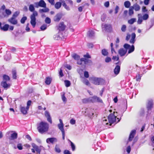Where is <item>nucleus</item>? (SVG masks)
<instances>
[{
    "mask_svg": "<svg viewBox=\"0 0 154 154\" xmlns=\"http://www.w3.org/2000/svg\"><path fill=\"white\" fill-rule=\"evenodd\" d=\"M116 116L113 114H111L108 117V122L107 121V119L105 118H104L103 119L102 124L104 125L107 127L109 125V126H111L112 124L115 122L118 123L120 121L121 118L119 119V118H117L118 121H116Z\"/></svg>",
    "mask_w": 154,
    "mask_h": 154,
    "instance_id": "nucleus-1",
    "label": "nucleus"
},
{
    "mask_svg": "<svg viewBox=\"0 0 154 154\" xmlns=\"http://www.w3.org/2000/svg\"><path fill=\"white\" fill-rule=\"evenodd\" d=\"M29 10L31 12H33V14L30 16V23L33 27L35 26L36 18L35 17L38 15L37 12L35 11V8L34 6L32 4H30L29 6Z\"/></svg>",
    "mask_w": 154,
    "mask_h": 154,
    "instance_id": "nucleus-2",
    "label": "nucleus"
},
{
    "mask_svg": "<svg viewBox=\"0 0 154 154\" xmlns=\"http://www.w3.org/2000/svg\"><path fill=\"white\" fill-rule=\"evenodd\" d=\"M49 128V125L45 122H42L38 124L37 127L38 131L41 134L48 131Z\"/></svg>",
    "mask_w": 154,
    "mask_h": 154,
    "instance_id": "nucleus-3",
    "label": "nucleus"
},
{
    "mask_svg": "<svg viewBox=\"0 0 154 154\" xmlns=\"http://www.w3.org/2000/svg\"><path fill=\"white\" fill-rule=\"evenodd\" d=\"M92 82L94 84L97 85H101L104 82V80L101 78L93 77L91 78Z\"/></svg>",
    "mask_w": 154,
    "mask_h": 154,
    "instance_id": "nucleus-4",
    "label": "nucleus"
},
{
    "mask_svg": "<svg viewBox=\"0 0 154 154\" xmlns=\"http://www.w3.org/2000/svg\"><path fill=\"white\" fill-rule=\"evenodd\" d=\"M34 5L36 8H38L39 7L42 8L46 7V3L43 0H40L38 2L34 3Z\"/></svg>",
    "mask_w": 154,
    "mask_h": 154,
    "instance_id": "nucleus-5",
    "label": "nucleus"
},
{
    "mask_svg": "<svg viewBox=\"0 0 154 154\" xmlns=\"http://www.w3.org/2000/svg\"><path fill=\"white\" fill-rule=\"evenodd\" d=\"M123 47L127 50V49H129L128 52V54H130L134 50V45L130 46L128 44H125L124 45Z\"/></svg>",
    "mask_w": 154,
    "mask_h": 154,
    "instance_id": "nucleus-6",
    "label": "nucleus"
},
{
    "mask_svg": "<svg viewBox=\"0 0 154 154\" xmlns=\"http://www.w3.org/2000/svg\"><path fill=\"white\" fill-rule=\"evenodd\" d=\"M90 100H91V102L92 103H103V100H102L99 97L96 96H94L92 97H90Z\"/></svg>",
    "mask_w": 154,
    "mask_h": 154,
    "instance_id": "nucleus-7",
    "label": "nucleus"
},
{
    "mask_svg": "<svg viewBox=\"0 0 154 154\" xmlns=\"http://www.w3.org/2000/svg\"><path fill=\"white\" fill-rule=\"evenodd\" d=\"M94 109L91 108H87L85 111V115L88 116L90 118H91L94 115Z\"/></svg>",
    "mask_w": 154,
    "mask_h": 154,
    "instance_id": "nucleus-8",
    "label": "nucleus"
},
{
    "mask_svg": "<svg viewBox=\"0 0 154 154\" xmlns=\"http://www.w3.org/2000/svg\"><path fill=\"white\" fill-rule=\"evenodd\" d=\"M103 30L110 32L112 29V26L110 24H105L102 25Z\"/></svg>",
    "mask_w": 154,
    "mask_h": 154,
    "instance_id": "nucleus-9",
    "label": "nucleus"
},
{
    "mask_svg": "<svg viewBox=\"0 0 154 154\" xmlns=\"http://www.w3.org/2000/svg\"><path fill=\"white\" fill-rule=\"evenodd\" d=\"M46 141L48 143L50 144L51 143L53 144L57 142V140L55 137L49 138L46 139Z\"/></svg>",
    "mask_w": 154,
    "mask_h": 154,
    "instance_id": "nucleus-10",
    "label": "nucleus"
},
{
    "mask_svg": "<svg viewBox=\"0 0 154 154\" xmlns=\"http://www.w3.org/2000/svg\"><path fill=\"white\" fill-rule=\"evenodd\" d=\"M60 123L58 125V127L59 129L61 131V132L65 131L64 129L63 128V124L62 119H59Z\"/></svg>",
    "mask_w": 154,
    "mask_h": 154,
    "instance_id": "nucleus-11",
    "label": "nucleus"
},
{
    "mask_svg": "<svg viewBox=\"0 0 154 154\" xmlns=\"http://www.w3.org/2000/svg\"><path fill=\"white\" fill-rule=\"evenodd\" d=\"M45 116L47 118V121L50 123L51 124L52 123V121L49 112L47 111H45Z\"/></svg>",
    "mask_w": 154,
    "mask_h": 154,
    "instance_id": "nucleus-12",
    "label": "nucleus"
},
{
    "mask_svg": "<svg viewBox=\"0 0 154 154\" xmlns=\"http://www.w3.org/2000/svg\"><path fill=\"white\" fill-rule=\"evenodd\" d=\"M131 7L136 11H139L140 9V6L137 3L134 4L133 6H132Z\"/></svg>",
    "mask_w": 154,
    "mask_h": 154,
    "instance_id": "nucleus-13",
    "label": "nucleus"
},
{
    "mask_svg": "<svg viewBox=\"0 0 154 154\" xmlns=\"http://www.w3.org/2000/svg\"><path fill=\"white\" fill-rule=\"evenodd\" d=\"M66 27V26L64 25L63 22H60L58 26V29L59 31H63Z\"/></svg>",
    "mask_w": 154,
    "mask_h": 154,
    "instance_id": "nucleus-14",
    "label": "nucleus"
},
{
    "mask_svg": "<svg viewBox=\"0 0 154 154\" xmlns=\"http://www.w3.org/2000/svg\"><path fill=\"white\" fill-rule=\"evenodd\" d=\"M127 52L126 49H124L122 48L120 49L118 51L119 54L121 57L124 56Z\"/></svg>",
    "mask_w": 154,
    "mask_h": 154,
    "instance_id": "nucleus-15",
    "label": "nucleus"
},
{
    "mask_svg": "<svg viewBox=\"0 0 154 154\" xmlns=\"http://www.w3.org/2000/svg\"><path fill=\"white\" fill-rule=\"evenodd\" d=\"M136 132V131L135 130H133L131 131L128 139V140L129 141H131L132 140L135 135V134Z\"/></svg>",
    "mask_w": 154,
    "mask_h": 154,
    "instance_id": "nucleus-16",
    "label": "nucleus"
},
{
    "mask_svg": "<svg viewBox=\"0 0 154 154\" xmlns=\"http://www.w3.org/2000/svg\"><path fill=\"white\" fill-rule=\"evenodd\" d=\"M153 106V102L152 100H149L148 101L146 105V108L148 111L151 109Z\"/></svg>",
    "mask_w": 154,
    "mask_h": 154,
    "instance_id": "nucleus-17",
    "label": "nucleus"
},
{
    "mask_svg": "<svg viewBox=\"0 0 154 154\" xmlns=\"http://www.w3.org/2000/svg\"><path fill=\"white\" fill-rule=\"evenodd\" d=\"M62 15L60 14H57L54 17V21L56 22L59 21L62 17Z\"/></svg>",
    "mask_w": 154,
    "mask_h": 154,
    "instance_id": "nucleus-18",
    "label": "nucleus"
},
{
    "mask_svg": "<svg viewBox=\"0 0 154 154\" xmlns=\"http://www.w3.org/2000/svg\"><path fill=\"white\" fill-rule=\"evenodd\" d=\"M5 17H8L12 13L11 11L9 9H5L4 11Z\"/></svg>",
    "mask_w": 154,
    "mask_h": 154,
    "instance_id": "nucleus-19",
    "label": "nucleus"
},
{
    "mask_svg": "<svg viewBox=\"0 0 154 154\" xmlns=\"http://www.w3.org/2000/svg\"><path fill=\"white\" fill-rule=\"evenodd\" d=\"M81 61H84V63L85 64L90 65L92 63V61L91 60L86 59L85 58H81Z\"/></svg>",
    "mask_w": 154,
    "mask_h": 154,
    "instance_id": "nucleus-20",
    "label": "nucleus"
},
{
    "mask_svg": "<svg viewBox=\"0 0 154 154\" xmlns=\"http://www.w3.org/2000/svg\"><path fill=\"white\" fill-rule=\"evenodd\" d=\"M120 66L118 65H116L114 70V72L115 74L116 75H118L120 72Z\"/></svg>",
    "mask_w": 154,
    "mask_h": 154,
    "instance_id": "nucleus-21",
    "label": "nucleus"
},
{
    "mask_svg": "<svg viewBox=\"0 0 154 154\" xmlns=\"http://www.w3.org/2000/svg\"><path fill=\"white\" fill-rule=\"evenodd\" d=\"M8 21L13 24H16L17 23V20L15 19V18L13 17L8 19Z\"/></svg>",
    "mask_w": 154,
    "mask_h": 154,
    "instance_id": "nucleus-22",
    "label": "nucleus"
},
{
    "mask_svg": "<svg viewBox=\"0 0 154 154\" xmlns=\"http://www.w3.org/2000/svg\"><path fill=\"white\" fill-rule=\"evenodd\" d=\"M29 109H27V108L24 107H21L20 110L21 112L24 115L26 114L27 113V111Z\"/></svg>",
    "mask_w": 154,
    "mask_h": 154,
    "instance_id": "nucleus-23",
    "label": "nucleus"
},
{
    "mask_svg": "<svg viewBox=\"0 0 154 154\" xmlns=\"http://www.w3.org/2000/svg\"><path fill=\"white\" fill-rule=\"evenodd\" d=\"M33 147L35 149V151L37 152V153L40 154L41 152V149H40L39 146H36L35 144L32 145Z\"/></svg>",
    "mask_w": 154,
    "mask_h": 154,
    "instance_id": "nucleus-24",
    "label": "nucleus"
},
{
    "mask_svg": "<svg viewBox=\"0 0 154 154\" xmlns=\"http://www.w3.org/2000/svg\"><path fill=\"white\" fill-rule=\"evenodd\" d=\"M44 8L43 9H39V12L41 14H42L43 13H46L48 12L49 11V9L46 7H43Z\"/></svg>",
    "mask_w": 154,
    "mask_h": 154,
    "instance_id": "nucleus-25",
    "label": "nucleus"
},
{
    "mask_svg": "<svg viewBox=\"0 0 154 154\" xmlns=\"http://www.w3.org/2000/svg\"><path fill=\"white\" fill-rule=\"evenodd\" d=\"M1 85L4 88H9L11 86V85L9 84H7L6 82H3L1 83Z\"/></svg>",
    "mask_w": 154,
    "mask_h": 154,
    "instance_id": "nucleus-26",
    "label": "nucleus"
},
{
    "mask_svg": "<svg viewBox=\"0 0 154 154\" xmlns=\"http://www.w3.org/2000/svg\"><path fill=\"white\" fill-rule=\"evenodd\" d=\"M17 133L14 132L11 134V137L9 139L11 140H14L17 139Z\"/></svg>",
    "mask_w": 154,
    "mask_h": 154,
    "instance_id": "nucleus-27",
    "label": "nucleus"
},
{
    "mask_svg": "<svg viewBox=\"0 0 154 154\" xmlns=\"http://www.w3.org/2000/svg\"><path fill=\"white\" fill-rule=\"evenodd\" d=\"M62 5L64 7L65 9L67 11L70 10V7L66 4L64 1H62Z\"/></svg>",
    "mask_w": 154,
    "mask_h": 154,
    "instance_id": "nucleus-28",
    "label": "nucleus"
},
{
    "mask_svg": "<svg viewBox=\"0 0 154 154\" xmlns=\"http://www.w3.org/2000/svg\"><path fill=\"white\" fill-rule=\"evenodd\" d=\"M9 27V25L7 24H5L3 27H1L0 29L4 31H7L8 30Z\"/></svg>",
    "mask_w": 154,
    "mask_h": 154,
    "instance_id": "nucleus-29",
    "label": "nucleus"
},
{
    "mask_svg": "<svg viewBox=\"0 0 154 154\" xmlns=\"http://www.w3.org/2000/svg\"><path fill=\"white\" fill-rule=\"evenodd\" d=\"M61 36H60L59 33H58L54 35V38L55 40H60L61 39H62L61 37Z\"/></svg>",
    "mask_w": 154,
    "mask_h": 154,
    "instance_id": "nucleus-30",
    "label": "nucleus"
},
{
    "mask_svg": "<svg viewBox=\"0 0 154 154\" xmlns=\"http://www.w3.org/2000/svg\"><path fill=\"white\" fill-rule=\"evenodd\" d=\"M94 32L93 30H89L88 32V35L90 37H91L94 36Z\"/></svg>",
    "mask_w": 154,
    "mask_h": 154,
    "instance_id": "nucleus-31",
    "label": "nucleus"
},
{
    "mask_svg": "<svg viewBox=\"0 0 154 154\" xmlns=\"http://www.w3.org/2000/svg\"><path fill=\"white\" fill-rule=\"evenodd\" d=\"M61 2H57L55 5V8L57 9H59L61 7Z\"/></svg>",
    "mask_w": 154,
    "mask_h": 154,
    "instance_id": "nucleus-32",
    "label": "nucleus"
},
{
    "mask_svg": "<svg viewBox=\"0 0 154 154\" xmlns=\"http://www.w3.org/2000/svg\"><path fill=\"white\" fill-rule=\"evenodd\" d=\"M136 19L135 18H132L128 21V23L130 24H133L134 23L136 22Z\"/></svg>",
    "mask_w": 154,
    "mask_h": 154,
    "instance_id": "nucleus-33",
    "label": "nucleus"
},
{
    "mask_svg": "<svg viewBox=\"0 0 154 154\" xmlns=\"http://www.w3.org/2000/svg\"><path fill=\"white\" fill-rule=\"evenodd\" d=\"M51 79L50 77H47L45 81V83L47 85H49L51 81Z\"/></svg>",
    "mask_w": 154,
    "mask_h": 154,
    "instance_id": "nucleus-34",
    "label": "nucleus"
},
{
    "mask_svg": "<svg viewBox=\"0 0 154 154\" xmlns=\"http://www.w3.org/2000/svg\"><path fill=\"white\" fill-rule=\"evenodd\" d=\"M131 3L129 1H126L125 2L124 5L125 6L126 8H129L131 5Z\"/></svg>",
    "mask_w": 154,
    "mask_h": 154,
    "instance_id": "nucleus-35",
    "label": "nucleus"
},
{
    "mask_svg": "<svg viewBox=\"0 0 154 154\" xmlns=\"http://www.w3.org/2000/svg\"><path fill=\"white\" fill-rule=\"evenodd\" d=\"M72 56L75 60H78L80 58L79 56L75 54H73Z\"/></svg>",
    "mask_w": 154,
    "mask_h": 154,
    "instance_id": "nucleus-36",
    "label": "nucleus"
},
{
    "mask_svg": "<svg viewBox=\"0 0 154 154\" xmlns=\"http://www.w3.org/2000/svg\"><path fill=\"white\" fill-rule=\"evenodd\" d=\"M102 54L103 55L106 56L108 55V53L107 50L104 49L102 50Z\"/></svg>",
    "mask_w": 154,
    "mask_h": 154,
    "instance_id": "nucleus-37",
    "label": "nucleus"
},
{
    "mask_svg": "<svg viewBox=\"0 0 154 154\" xmlns=\"http://www.w3.org/2000/svg\"><path fill=\"white\" fill-rule=\"evenodd\" d=\"M55 151L57 153H60L61 152V150L59 146L56 145L55 148Z\"/></svg>",
    "mask_w": 154,
    "mask_h": 154,
    "instance_id": "nucleus-38",
    "label": "nucleus"
},
{
    "mask_svg": "<svg viewBox=\"0 0 154 154\" xmlns=\"http://www.w3.org/2000/svg\"><path fill=\"white\" fill-rule=\"evenodd\" d=\"M90 97L88 98L84 99L82 100V102L83 103H87L89 102H91V100H90Z\"/></svg>",
    "mask_w": 154,
    "mask_h": 154,
    "instance_id": "nucleus-39",
    "label": "nucleus"
},
{
    "mask_svg": "<svg viewBox=\"0 0 154 154\" xmlns=\"http://www.w3.org/2000/svg\"><path fill=\"white\" fill-rule=\"evenodd\" d=\"M134 13V10L131 7L129 10L128 14L130 16H131Z\"/></svg>",
    "mask_w": 154,
    "mask_h": 154,
    "instance_id": "nucleus-40",
    "label": "nucleus"
},
{
    "mask_svg": "<svg viewBox=\"0 0 154 154\" xmlns=\"http://www.w3.org/2000/svg\"><path fill=\"white\" fill-rule=\"evenodd\" d=\"M140 15V14H138V20L137 21V23L139 24H141L143 21L142 18L141 17H140L139 16Z\"/></svg>",
    "mask_w": 154,
    "mask_h": 154,
    "instance_id": "nucleus-41",
    "label": "nucleus"
},
{
    "mask_svg": "<svg viewBox=\"0 0 154 154\" xmlns=\"http://www.w3.org/2000/svg\"><path fill=\"white\" fill-rule=\"evenodd\" d=\"M64 83L65 85V86L66 87H69L71 83L68 80H65L64 81Z\"/></svg>",
    "mask_w": 154,
    "mask_h": 154,
    "instance_id": "nucleus-42",
    "label": "nucleus"
},
{
    "mask_svg": "<svg viewBox=\"0 0 154 154\" xmlns=\"http://www.w3.org/2000/svg\"><path fill=\"white\" fill-rule=\"evenodd\" d=\"M47 26L46 24H44L40 27V29L42 30H44L47 28Z\"/></svg>",
    "mask_w": 154,
    "mask_h": 154,
    "instance_id": "nucleus-43",
    "label": "nucleus"
},
{
    "mask_svg": "<svg viewBox=\"0 0 154 154\" xmlns=\"http://www.w3.org/2000/svg\"><path fill=\"white\" fill-rule=\"evenodd\" d=\"M3 80L4 81H5V82L9 81L10 80L9 77L8 76L5 75H3Z\"/></svg>",
    "mask_w": 154,
    "mask_h": 154,
    "instance_id": "nucleus-44",
    "label": "nucleus"
},
{
    "mask_svg": "<svg viewBox=\"0 0 154 154\" xmlns=\"http://www.w3.org/2000/svg\"><path fill=\"white\" fill-rule=\"evenodd\" d=\"M82 82L87 85L89 86L90 85L89 81L87 79H84V80H82Z\"/></svg>",
    "mask_w": 154,
    "mask_h": 154,
    "instance_id": "nucleus-45",
    "label": "nucleus"
},
{
    "mask_svg": "<svg viewBox=\"0 0 154 154\" xmlns=\"http://www.w3.org/2000/svg\"><path fill=\"white\" fill-rule=\"evenodd\" d=\"M13 78L16 79L17 78L16 72L15 70H13L12 72Z\"/></svg>",
    "mask_w": 154,
    "mask_h": 154,
    "instance_id": "nucleus-46",
    "label": "nucleus"
},
{
    "mask_svg": "<svg viewBox=\"0 0 154 154\" xmlns=\"http://www.w3.org/2000/svg\"><path fill=\"white\" fill-rule=\"evenodd\" d=\"M149 18V15L148 14H145L143 15L142 17V19L144 20H147Z\"/></svg>",
    "mask_w": 154,
    "mask_h": 154,
    "instance_id": "nucleus-47",
    "label": "nucleus"
},
{
    "mask_svg": "<svg viewBox=\"0 0 154 154\" xmlns=\"http://www.w3.org/2000/svg\"><path fill=\"white\" fill-rule=\"evenodd\" d=\"M121 29L122 32H125L126 29V26L125 25H122V26Z\"/></svg>",
    "mask_w": 154,
    "mask_h": 154,
    "instance_id": "nucleus-48",
    "label": "nucleus"
},
{
    "mask_svg": "<svg viewBox=\"0 0 154 154\" xmlns=\"http://www.w3.org/2000/svg\"><path fill=\"white\" fill-rule=\"evenodd\" d=\"M45 22L46 23L50 24L51 22V19L48 17H47L45 19Z\"/></svg>",
    "mask_w": 154,
    "mask_h": 154,
    "instance_id": "nucleus-49",
    "label": "nucleus"
},
{
    "mask_svg": "<svg viewBox=\"0 0 154 154\" xmlns=\"http://www.w3.org/2000/svg\"><path fill=\"white\" fill-rule=\"evenodd\" d=\"M62 99L63 101L64 102H66V98L65 96V93H63L62 95Z\"/></svg>",
    "mask_w": 154,
    "mask_h": 154,
    "instance_id": "nucleus-50",
    "label": "nucleus"
},
{
    "mask_svg": "<svg viewBox=\"0 0 154 154\" xmlns=\"http://www.w3.org/2000/svg\"><path fill=\"white\" fill-rule=\"evenodd\" d=\"M27 19L26 17H24L22 18L20 20V22L22 23H24Z\"/></svg>",
    "mask_w": 154,
    "mask_h": 154,
    "instance_id": "nucleus-51",
    "label": "nucleus"
},
{
    "mask_svg": "<svg viewBox=\"0 0 154 154\" xmlns=\"http://www.w3.org/2000/svg\"><path fill=\"white\" fill-rule=\"evenodd\" d=\"M19 12L18 11L15 12L13 14L12 17L15 18L19 15Z\"/></svg>",
    "mask_w": 154,
    "mask_h": 154,
    "instance_id": "nucleus-52",
    "label": "nucleus"
},
{
    "mask_svg": "<svg viewBox=\"0 0 154 154\" xmlns=\"http://www.w3.org/2000/svg\"><path fill=\"white\" fill-rule=\"evenodd\" d=\"M5 17L4 16V11L0 10V18Z\"/></svg>",
    "mask_w": 154,
    "mask_h": 154,
    "instance_id": "nucleus-53",
    "label": "nucleus"
},
{
    "mask_svg": "<svg viewBox=\"0 0 154 154\" xmlns=\"http://www.w3.org/2000/svg\"><path fill=\"white\" fill-rule=\"evenodd\" d=\"M141 76L140 74L137 75L136 77V81H140L141 79Z\"/></svg>",
    "mask_w": 154,
    "mask_h": 154,
    "instance_id": "nucleus-54",
    "label": "nucleus"
},
{
    "mask_svg": "<svg viewBox=\"0 0 154 154\" xmlns=\"http://www.w3.org/2000/svg\"><path fill=\"white\" fill-rule=\"evenodd\" d=\"M70 142H71V146L72 150L73 151H74L75 150V146L72 142L71 141H70Z\"/></svg>",
    "mask_w": 154,
    "mask_h": 154,
    "instance_id": "nucleus-55",
    "label": "nucleus"
},
{
    "mask_svg": "<svg viewBox=\"0 0 154 154\" xmlns=\"http://www.w3.org/2000/svg\"><path fill=\"white\" fill-rule=\"evenodd\" d=\"M17 148L19 150H22L23 149V147L22 144L19 143L17 145Z\"/></svg>",
    "mask_w": 154,
    "mask_h": 154,
    "instance_id": "nucleus-56",
    "label": "nucleus"
},
{
    "mask_svg": "<svg viewBox=\"0 0 154 154\" xmlns=\"http://www.w3.org/2000/svg\"><path fill=\"white\" fill-rule=\"evenodd\" d=\"M111 58L109 57H107L105 59V61L106 63H108L111 61Z\"/></svg>",
    "mask_w": 154,
    "mask_h": 154,
    "instance_id": "nucleus-57",
    "label": "nucleus"
},
{
    "mask_svg": "<svg viewBox=\"0 0 154 154\" xmlns=\"http://www.w3.org/2000/svg\"><path fill=\"white\" fill-rule=\"evenodd\" d=\"M84 76L86 78H88L89 77L88 73L87 71H85L84 73Z\"/></svg>",
    "mask_w": 154,
    "mask_h": 154,
    "instance_id": "nucleus-58",
    "label": "nucleus"
},
{
    "mask_svg": "<svg viewBox=\"0 0 154 154\" xmlns=\"http://www.w3.org/2000/svg\"><path fill=\"white\" fill-rule=\"evenodd\" d=\"M31 103V101L30 100H29L28 101L26 107L27 108V109H29V106L30 105Z\"/></svg>",
    "mask_w": 154,
    "mask_h": 154,
    "instance_id": "nucleus-59",
    "label": "nucleus"
},
{
    "mask_svg": "<svg viewBox=\"0 0 154 154\" xmlns=\"http://www.w3.org/2000/svg\"><path fill=\"white\" fill-rule=\"evenodd\" d=\"M131 150V147L130 146H128L127 148L126 151L128 153H130Z\"/></svg>",
    "mask_w": 154,
    "mask_h": 154,
    "instance_id": "nucleus-60",
    "label": "nucleus"
},
{
    "mask_svg": "<svg viewBox=\"0 0 154 154\" xmlns=\"http://www.w3.org/2000/svg\"><path fill=\"white\" fill-rule=\"evenodd\" d=\"M84 57L87 58H90L91 57L89 54L88 53H87L86 54L84 55Z\"/></svg>",
    "mask_w": 154,
    "mask_h": 154,
    "instance_id": "nucleus-61",
    "label": "nucleus"
},
{
    "mask_svg": "<svg viewBox=\"0 0 154 154\" xmlns=\"http://www.w3.org/2000/svg\"><path fill=\"white\" fill-rule=\"evenodd\" d=\"M112 59L116 61H118L119 60V58L118 56H113L112 57Z\"/></svg>",
    "mask_w": 154,
    "mask_h": 154,
    "instance_id": "nucleus-62",
    "label": "nucleus"
},
{
    "mask_svg": "<svg viewBox=\"0 0 154 154\" xmlns=\"http://www.w3.org/2000/svg\"><path fill=\"white\" fill-rule=\"evenodd\" d=\"M87 46L89 48H92L93 46V45L91 43H89L87 44Z\"/></svg>",
    "mask_w": 154,
    "mask_h": 154,
    "instance_id": "nucleus-63",
    "label": "nucleus"
},
{
    "mask_svg": "<svg viewBox=\"0 0 154 154\" xmlns=\"http://www.w3.org/2000/svg\"><path fill=\"white\" fill-rule=\"evenodd\" d=\"M64 154H71L69 151L67 150H65L64 151Z\"/></svg>",
    "mask_w": 154,
    "mask_h": 154,
    "instance_id": "nucleus-64",
    "label": "nucleus"
}]
</instances>
